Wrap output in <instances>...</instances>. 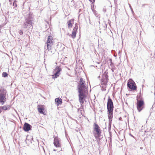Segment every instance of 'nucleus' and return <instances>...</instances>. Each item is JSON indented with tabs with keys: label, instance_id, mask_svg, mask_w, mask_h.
Instances as JSON below:
<instances>
[{
	"label": "nucleus",
	"instance_id": "c9c22d12",
	"mask_svg": "<svg viewBox=\"0 0 155 155\" xmlns=\"http://www.w3.org/2000/svg\"><path fill=\"white\" fill-rule=\"evenodd\" d=\"M105 25H106V28L107 27V24H106V23H105Z\"/></svg>",
	"mask_w": 155,
	"mask_h": 155
},
{
	"label": "nucleus",
	"instance_id": "f704fd0d",
	"mask_svg": "<svg viewBox=\"0 0 155 155\" xmlns=\"http://www.w3.org/2000/svg\"><path fill=\"white\" fill-rule=\"evenodd\" d=\"M143 147H140V149H141V150H142V149H143Z\"/></svg>",
	"mask_w": 155,
	"mask_h": 155
},
{
	"label": "nucleus",
	"instance_id": "7c9ffc66",
	"mask_svg": "<svg viewBox=\"0 0 155 155\" xmlns=\"http://www.w3.org/2000/svg\"><path fill=\"white\" fill-rule=\"evenodd\" d=\"M129 134L131 137H133L134 138H135L134 137L133 135L131 133H130Z\"/></svg>",
	"mask_w": 155,
	"mask_h": 155
},
{
	"label": "nucleus",
	"instance_id": "4c0bfd02",
	"mask_svg": "<svg viewBox=\"0 0 155 155\" xmlns=\"http://www.w3.org/2000/svg\"><path fill=\"white\" fill-rule=\"evenodd\" d=\"M27 140H27V138H26V141H26V143H27Z\"/></svg>",
	"mask_w": 155,
	"mask_h": 155
},
{
	"label": "nucleus",
	"instance_id": "1a4fd4ad",
	"mask_svg": "<svg viewBox=\"0 0 155 155\" xmlns=\"http://www.w3.org/2000/svg\"><path fill=\"white\" fill-rule=\"evenodd\" d=\"M78 24L77 23H75V27L73 29L72 31V34L71 35V36L73 39H74L76 37L77 30L78 29Z\"/></svg>",
	"mask_w": 155,
	"mask_h": 155
},
{
	"label": "nucleus",
	"instance_id": "f03ea898",
	"mask_svg": "<svg viewBox=\"0 0 155 155\" xmlns=\"http://www.w3.org/2000/svg\"><path fill=\"white\" fill-rule=\"evenodd\" d=\"M114 107L113 101L110 97L109 96L107 103V115L109 120V125H111L112 124Z\"/></svg>",
	"mask_w": 155,
	"mask_h": 155
},
{
	"label": "nucleus",
	"instance_id": "bb28decb",
	"mask_svg": "<svg viewBox=\"0 0 155 155\" xmlns=\"http://www.w3.org/2000/svg\"><path fill=\"white\" fill-rule=\"evenodd\" d=\"M49 52H51V53L53 54L54 53V50H53L51 48V50L50 51H49Z\"/></svg>",
	"mask_w": 155,
	"mask_h": 155
},
{
	"label": "nucleus",
	"instance_id": "de8ad7c7",
	"mask_svg": "<svg viewBox=\"0 0 155 155\" xmlns=\"http://www.w3.org/2000/svg\"><path fill=\"white\" fill-rule=\"evenodd\" d=\"M115 111H116V109L115 110Z\"/></svg>",
	"mask_w": 155,
	"mask_h": 155
},
{
	"label": "nucleus",
	"instance_id": "ddd939ff",
	"mask_svg": "<svg viewBox=\"0 0 155 155\" xmlns=\"http://www.w3.org/2000/svg\"><path fill=\"white\" fill-rule=\"evenodd\" d=\"M11 106L10 105H8L7 104L0 106L3 112L6 110H9L11 108Z\"/></svg>",
	"mask_w": 155,
	"mask_h": 155
},
{
	"label": "nucleus",
	"instance_id": "f8f14e48",
	"mask_svg": "<svg viewBox=\"0 0 155 155\" xmlns=\"http://www.w3.org/2000/svg\"><path fill=\"white\" fill-rule=\"evenodd\" d=\"M53 143L54 146L57 147H59L61 146L58 137H55L54 138Z\"/></svg>",
	"mask_w": 155,
	"mask_h": 155
},
{
	"label": "nucleus",
	"instance_id": "473e14b6",
	"mask_svg": "<svg viewBox=\"0 0 155 155\" xmlns=\"http://www.w3.org/2000/svg\"><path fill=\"white\" fill-rule=\"evenodd\" d=\"M113 67H112V68H111V70L113 72L114 71V69H113Z\"/></svg>",
	"mask_w": 155,
	"mask_h": 155
},
{
	"label": "nucleus",
	"instance_id": "423d86ee",
	"mask_svg": "<svg viewBox=\"0 0 155 155\" xmlns=\"http://www.w3.org/2000/svg\"><path fill=\"white\" fill-rule=\"evenodd\" d=\"M93 133L95 138L101 137V128L96 123H94V124Z\"/></svg>",
	"mask_w": 155,
	"mask_h": 155
},
{
	"label": "nucleus",
	"instance_id": "c756f323",
	"mask_svg": "<svg viewBox=\"0 0 155 155\" xmlns=\"http://www.w3.org/2000/svg\"><path fill=\"white\" fill-rule=\"evenodd\" d=\"M119 120L120 121L122 120V118L121 117H120L118 118Z\"/></svg>",
	"mask_w": 155,
	"mask_h": 155
},
{
	"label": "nucleus",
	"instance_id": "4be33fe9",
	"mask_svg": "<svg viewBox=\"0 0 155 155\" xmlns=\"http://www.w3.org/2000/svg\"><path fill=\"white\" fill-rule=\"evenodd\" d=\"M109 61H110V65L112 67H114V63L112 62V59L111 58L110 59Z\"/></svg>",
	"mask_w": 155,
	"mask_h": 155
},
{
	"label": "nucleus",
	"instance_id": "4468645a",
	"mask_svg": "<svg viewBox=\"0 0 155 155\" xmlns=\"http://www.w3.org/2000/svg\"><path fill=\"white\" fill-rule=\"evenodd\" d=\"M55 104L58 106L62 104V100L61 98L59 97H58L55 99Z\"/></svg>",
	"mask_w": 155,
	"mask_h": 155
},
{
	"label": "nucleus",
	"instance_id": "a19ab883",
	"mask_svg": "<svg viewBox=\"0 0 155 155\" xmlns=\"http://www.w3.org/2000/svg\"><path fill=\"white\" fill-rule=\"evenodd\" d=\"M98 63V64H99L100 63V62H98V63Z\"/></svg>",
	"mask_w": 155,
	"mask_h": 155
},
{
	"label": "nucleus",
	"instance_id": "37998d69",
	"mask_svg": "<svg viewBox=\"0 0 155 155\" xmlns=\"http://www.w3.org/2000/svg\"><path fill=\"white\" fill-rule=\"evenodd\" d=\"M100 76H98V78H100Z\"/></svg>",
	"mask_w": 155,
	"mask_h": 155
},
{
	"label": "nucleus",
	"instance_id": "20e7f679",
	"mask_svg": "<svg viewBox=\"0 0 155 155\" xmlns=\"http://www.w3.org/2000/svg\"><path fill=\"white\" fill-rule=\"evenodd\" d=\"M108 73L107 70L104 71L102 75L101 83V89L102 91H104L106 90V85L108 80Z\"/></svg>",
	"mask_w": 155,
	"mask_h": 155
},
{
	"label": "nucleus",
	"instance_id": "0eeeda50",
	"mask_svg": "<svg viewBox=\"0 0 155 155\" xmlns=\"http://www.w3.org/2000/svg\"><path fill=\"white\" fill-rule=\"evenodd\" d=\"M127 86L129 91H134L137 90V87L136 84L131 78L128 80Z\"/></svg>",
	"mask_w": 155,
	"mask_h": 155
},
{
	"label": "nucleus",
	"instance_id": "dca6fc26",
	"mask_svg": "<svg viewBox=\"0 0 155 155\" xmlns=\"http://www.w3.org/2000/svg\"><path fill=\"white\" fill-rule=\"evenodd\" d=\"M53 39L52 36L51 35H49L48 36L47 38V39L46 41V43L53 44Z\"/></svg>",
	"mask_w": 155,
	"mask_h": 155
},
{
	"label": "nucleus",
	"instance_id": "a18cd8bd",
	"mask_svg": "<svg viewBox=\"0 0 155 155\" xmlns=\"http://www.w3.org/2000/svg\"><path fill=\"white\" fill-rule=\"evenodd\" d=\"M140 91H141V90H140ZM140 93H141V92H140Z\"/></svg>",
	"mask_w": 155,
	"mask_h": 155
},
{
	"label": "nucleus",
	"instance_id": "f3484780",
	"mask_svg": "<svg viewBox=\"0 0 155 155\" xmlns=\"http://www.w3.org/2000/svg\"><path fill=\"white\" fill-rule=\"evenodd\" d=\"M55 72L60 73V72L62 71V69L59 66H57L56 67L54 70Z\"/></svg>",
	"mask_w": 155,
	"mask_h": 155
},
{
	"label": "nucleus",
	"instance_id": "c03bdc74",
	"mask_svg": "<svg viewBox=\"0 0 155 155\" xmlns=\"http://www.w3.org/2000/svg\"><path fill=\"white\" fill-rule=\"evenodd\" d=\"M20 128H21V126H20Z\"/></svg>",
	"mask_w": 155,
	"mask_h": 155
},
{
	"label": "nucleus",
	"instance_id": "6ab92c4d",
	"mask_svg": "<svg viewBox=\"0 0 155 155\" xmlns=\"http://www.w3.org/2000/svg\"><path fill=\"white\" fill-rule=\"evenodd\" d=\"M47 48L48 51H50L51 50V46L53 44L46 43Z\"/></svg>",
	"mask_w": 155,
	"mask_h": 155
},
{
	"label": "nucleus",
	"instance_id": "7ed1b4c3",
	"mask_svg": "<svg viewBox=\"0 0 155 155\" xmlns=\"http://www.w3.org/2000/svg\"><path fill=\"white\" fill-rule=\"evenodd\" d=\"M34 18L33 17L32 13L30 12L27 16L25 17V20L23 25L24 28L26 31H28L29 28L32 27H33Z\"/></svg>",
	"mask_w": 155,
	"mask_h": 155
},
{
	"label": "nucleus",
	"instance_id": "6e6552de",
	"mask_svg": "<svg viewBox=\"0 0 155 155\" xmlns=\"http://www.w3.org/2000/svg\"><path fill=\"white\" fill-rule=\"evenodd\" d=\"M144 106V103L143 99H141L139 100L137 99V107L138 111L140 112L143 108Z\"/></svg>",
	"mask_w": 155,
	"mask_h": 155
},
{
	"label": "nucleus",
	"instance_id": "39448f33",
	"mask_svg": "<svg viewBox=\"0 0 155 155\" xmlns=\"http://www.w3.org/2000/svg\"><path fill=\"white\" fill-rule=\"evenodd\" d=\"M7 93L6 89L1 88L0 90V104L2 105H3L6 101Z\"/></svg>",
	"mask_w": 155,
	"mask_h": 155
},
{
	"label": "nucleus",
	"instance_id": "2f4dec72",
	"mask_svg": "<svg viewBox=\"0 0 155 155\" xmlns=\"http://www.w3.org/2000/svg\"><path fill=\"white\" fill-rule=\"evenodd\" d=\"M114 1L115 4H116L117 3V0H114Z\"/></svg>",
	"mask_w": 155,
	"mask_h": 155
},
{
	"label": "nucleus",
	"instance_id": "cd10ccee",
	"mask_svg": "<svg viewBox=\"0 0 155 155\" xmlns=\"http://www.w3.org/2000/svg\"><path fill=\"white\" fill-rule=\"evenodd\" d=\"M12 0H9L8 2L9 3L10 5L12 4Z\"/></svg>",
	"mask_w": 155,
	"mask_h": 155
},
{
	"label": "nucleus",
	"instance_id": "ea45409f",
	"mask_svg": "<svg viewBox=\"0 0 155 155\" xmlns=\"http://www.w3.org/2000/svg\"><path fill=\"white\" fill-rule=\"evenodd\" d=\"M54 151H56V150H55V149H54V150H53Z\"/></svg>",
	"mask_w": 155,
	"mask_h": 155
},
{
	"label": "nucleus",
	"instance_id": "a878e982",
	"mask_svg": "<svg viewBox=\"0 0 155 155\" xmlns=\"http://www.w3.org/2000/svg\"><path fill=\"white\" fill-rule=\"evenodd\" d=\"M89 1L91 2H92V4L94 5V2H95V0H89Z\"/></svg>",
	"mask_w": 155,
	"mask_h": 155
},
{
	"label": "nucleus",
	"instance_id": "2eb2a0df",
	"mask_svg": "<svg viewBox=\"0 0 155 155\" xmlns=\"http://www.w3.org/2000/svg\"><path fill=\"white\" fill-rule=\"evenodd\" d=\"M74 19H72L69 20L67 22V24L68 28H71L74 24Z\"/></svg>",
	"mask_w": 155,
	"mask_h": 155
},
{
	"label": "nucleus",
	"instance_id": "a211bd4d",
	"mask_svg": "<svg viewBox=\"0 0 155 155\" xmlns=\"http://www.w3.org/2000/svg\"><path fill=\"white\" fill-rule=\"evenodd\" d=\"M60 73H59L56 72H55L54 74L52 75L53 78H57L60 75Z\"/></svg>",
	"mask_w": 155,
	"mask_h": 155
},
{
	"label": "nucleus",
	"instance_id": "58836bf2",
	"mask_svg": "<svg viewBox=\"0 0 155 155\" xmlns=\"http://www.w3.org/2000/svg\"><path fill=\"white\" fill-rule=\"evenodd\" d=\"M130 9H131V11H133V10L131 8H130Z\"/></svg>",
	"mask_w": 155,
	"mask_h": 155
},
{
	"label": "nucleus",
	"instance_id": "e433bc0d",
	"mask_svg": "<svg viewBox=\"0 0 155 155\" xmlns=\"http://www.w3.org/2000/svg\"><path fill=\"white\" fill-rule=\"evenodd\" d=\"M146 5V4H143L142 5L143 6H144L145 5Z\"/></svg>",
	"mask_w": 155,
	"mask_h": 155
},
{
	"label": "nucleus",
	"instance_id": "412c9836",
	"mask_svg": "<svg viewBox=\"0 0 155 155\" xmlns=\"http://www.w3.org/2000/svg\"><path fill=\"white\" fill-rule=\"evenodd\" d=\"M8 74L6 72H4L2 73V76L4 78H6L8 76Z\"/></svg>",
	"mask_w": 155,
	"mask_h": 155
},
{
	"label": "nucleus",
	"instance_id": "393cba45",
	"mask_svg": "<svg viewBox=\"0 0 155 155\" xmlns=\"http://www.w3.org/2000/svg\"><path fill=\"white\" fill-rule=\"evenodd\" d=\"M23 31L22 30H20L19 31V34L20 35H23Z\"/></svg>",
	"mask_w": 155,
	"mask_h": 155
},
{
	"label": "nucleus",
	"instance_id": "72a5a7b5",
	"mask_svg": "<svg viewBox=\"0 0 155 155\" xmlns=\"http://www.w3.org/2000/svg\"><path fill=\"white\" fill-rule=\"evenodd\" d=\"M71 34H70L69 33H68L67 34V35H68L69 36H71Z\"/></svg>",
	"mask_w": 155,
	"mask_h": 155
},
{
	"label": "nucleus",
	"instance_id": "b1692460",
	"mask_svg": "<svg viewBox=\"0 0 155 155\" xmlns=\"http://www.w3.org/2000/svg\"><path fill=\"white\" fill-rule=\"evenodd\" d=\"M96 139L97 140V141L98 142V145H99V141L101 140L100 137H98Z\"/></svg>",
	"mask_w": 155,
	"mask_h": 155
},
{
	"label": "nucleus",
	"instance_id": "9b49d317",
	"mask_svg": "<svg viewBox=\"0 0 155 155\" xmlns=\"http://www.w3.org/2000/svg\"><path fill=\"white\" fill-rule=\"evenodd\" d=\"M32 126L27 122L24 124L23 129L25 132H28L29 130H31Z\"/></svg>",
	"mask_w": 155,
	"mask_h": 155
},
{
	"label": "nucleus",
	"instance_id": "c85d7f7f",
	"mask_svg": "<svg viewBox=\"0 0 155 155\" xmlns=\"http://www.w3.org/2000/svg\"><path fill=\"white\" fill-rule=\"evenodd\" d=\"M110 130V128L109 127V133L110 134V136H111V132L109 131Z\"/></svg>",
	"mask_w": 155,
	"mask_h": 155
},
{
	"label": "nucleus",
	"instance_id": "5701e85b",
	"mask_svg": "<svg viewBox=\"0 0 155 155\" xmlns=\"http://www.w3.org/2000/svg\"><path fill=\"white\" fill-rule=\"evenodd\" d=\"M91 2V9L92 10L93 12H94V11H95V10H94L93 9V8H94V5H93L92 4V2Z\"/></svg>",
	"mask_w": 155,
	"mask_h": 155
},
{
	"label": "nucleus",
	"instance_id": "f257e3e1",
	"mask_svg": "<svg viewBox=\"0 0 155 155\" xmlns=\"http://www.w3.org/2000/svg\"><path fill=\"white\" fill-rule=\"evenodd\" d=\"M77 90L78 93L79 101L81 105H83L87 97V95L84 92L88 90V87L86 85L85 81L82 78H81L77 86Z\"/></svg>",
	"mask_w": 155,
	"mask_h": 155
},
{
	"label": "nucleus",
	"instance_id": "79ce46f5",
	"mask_svg": "<svg viewBox=\"0 0 155 155\" xmlns=\"http://www.w3.org/2000/svg\"><path fill=\"white\" fill-rule=\"evenodd\" d=\"M147 132V131H146V130H145V132Z\"/></svg>",
	"mask_w": 155,
	"mask_h": 155
},
{
	"label": "nucleus",
	"instance_id": "49530a36",
	"mask_svg": "<svg viewBox=\"0 0 155 155\" xmlns=\"http://www.w3.org/2000/svg\"><path fill=\"white\" fill-rule=\"evenodd\" d=\"M73 1V0H72V1H71V2H72V1Z\"/></svg>",
	"mask_w": 155,
	"mask_h": 155
},
{
	"label": "nucleus",
	"instance_id": "9d476101",
	"mask_svg": "<svg viewBox=\"0 0 155 155\" xmlns=\"http://www.w3.org/2000/svg\"><path fill=\"white\" fill-rule=\"evenodd\" d=\"M37 109L38 112L41 114L44 115H46L45 113V106L43 105H38L37 106Z\"/></svg>",
	"mask_w": 155,
	"mask_h": 155
},
{
	"label": "nucleus",
	"instance_id": "aec40b11",
	"mask_svg": "<svg viewBox=\"0 0 155 155\" xmlns=\"http://www.w3.org/2000/svg\"><path fill=\"white\" fill-rule=\"evenodd\" d=\"M17 2L18 1H17L16 0H14L13 2V3L12 5L13 6L14 8H17Z\"/></svg>",
	"mask_w": 155,
	"mask_h": 155
}]
</instances>
